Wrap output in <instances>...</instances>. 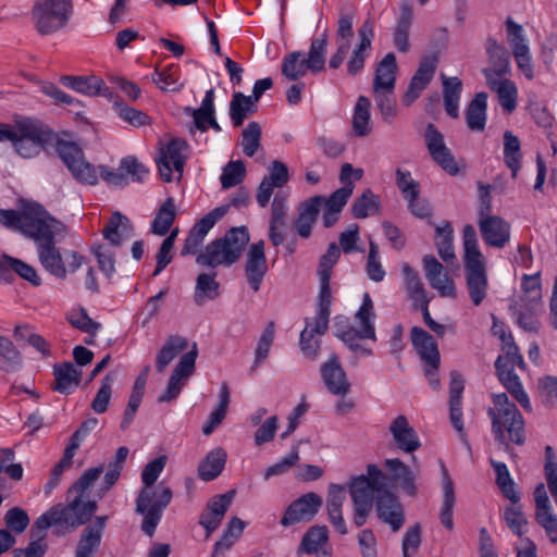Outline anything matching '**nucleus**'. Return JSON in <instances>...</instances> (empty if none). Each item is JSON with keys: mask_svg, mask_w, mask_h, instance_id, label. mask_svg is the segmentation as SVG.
<instances>
[{"mask_svg": "<svg viewBox=\"0 0 557 557\" xmlns=\"http://www.w3.org/2000/svg\"><path fill=\"white\" fill-rule=\"evenodd\" d=\"M249 239L246 226L232 227L223 237L208 244L205 251L197 255L196 262L210 268L230 267L239 260Z\"/></svg>", "mask_w": 557, "mask_h": 557, "instance_id": "0eeeda50", "label": "nucleus"}, {"mask_svg": "<svg viewBox=\"0 0 557 557\" xmlns=\"http://www.w3.org/2000/svg\"><path fill=\"white\" fill-rule=\"evenodd\" d=\"M370 107V100L366 96H360L357 99L352 115V129L358 137H364L371 132Z\"/></svg>", "mask_w": 557, "mask_h": 557, "instance_id": "864d4df0", "label": "nucleus"}, {"mask_svg": "<svg viewBox=\"0 0 557 557\" xmlns=\"http://www.w3.org/2000/svg\"><path fill=\"white\" fill-rule=\"evenodd\" d=\"M187 338L170 335L157 354L156 370L163 373L169 364L187 347Z\"/></svg>", "mask_w": 557, "mask_h": 557, "instance_id": "c9c22d12", "label": "nucleus"}, {"mask_svg": "<svg viewBox=\"0 0 557 557\" xmlns=\"http://www.w3.org/2000/svg\"><path fill=\"white\" fill-rule=\"evenodd\" d=\"M479 230L487 246L503 248L510 239V225L500 216L479 219Z\"/></svg>", "mask_w": 557, "mask_h": 557, "instance_id": "aec40b11", "label": "nucleus"}, {"mask_svg": "<svg viewBox=\"0 0 557 557\" xmlns=\"http://www.w3.org/2000/svg\"><path fill=\"white\" fill-rule=\"evenodd\" d=\"M175 202L172 197H169L159 208L157 215L151 224V232L159 236L166 235L175 220Z\"/></svg>", "mask_w": 557, "mask_h": 557, "instance_id": "a18cd8bd", "label": "nucleus"}, {"mask_svg": "<svg viewBox=\"0 0 557 557\" xmlns=\"http://www.w3.org/2000/svg\"><path fill=\"white\" fill-rule=\"evenodd\" d=\"M411 342L425 366L438 368L440 351L433 336L419 326L411 329Z\"/></svg>", "mask_w": 557, "mask_h": 557, "instance_id": "a878e982", "label": "nucleus"}, {"mask_svg": "<svg viewBox=\"0 0 557 557\" xmlns=\"http://www.w3.org/2000/svg\"><path fill=\"white\" fill-rule=\"evenodd\" d=\"M322 504L323 499L317 493L309 492L304 494L287 507L281 519V524L288 527L298 522L311 521L320 510Z\"/></svg>", "mask_w": 557, "mask_h": 557, "instance_id": "4468645a", "label": "nucleus"}, {"mask_svg": "<svg viewBox=\"0 0 557 557\" xmlns=\"http://www.w3.org/2000/svg\"><path fill=\"white\" fill-rule=\"evenodd\" d=\"M133 232L129 219L120 212H114L102 230V235L113 246H120L123 240L133 236Z\"/></svg>", "mask_w": 557, "mask_h": 557, "instance_id": "2f4dec72", "label": "nucleus"}, {"mask_svg": "<svg viewBox=\"0 0 557 557\" xmlns=\"http://www.w3.org/2000/svg\"><path fill=\"white\" fill-rule=\"evenodd\" d=\"M389 432L397 447L406 453H412L421 446L417 432L403 414L392 421Z\"/></svg>", "mask_w": 557, "mask_h": 557, "instance_id": "bb28decb", "label": "nucleus"}, {"mask_svg": "<svg viewBox=\"0 0 557 557\" xmlns=\"http://www.w3.org/2000/svg\"><path fill=\"white\" fill-rule=\"evenodd\" d=\"M384 467L395 483H397L408 495L416 496L417 486L414 481L419 475L418 470H411L406 463L397 458L386 459Z\"/></svg>", "mask_w": 557, "mask_h": 557, "instance_id": "c85d7f7f", "label": "nucleus"}, {"mask_svg": "<svg viewBox=\"0 0 557 557\" xmlns=\"http://www.w3.org/2000/svg\"><path fill=\"white\" fill-rule=\"evenodd\" d=\"M216 273H200L196 280L194 300L202 306L207 300H213L219 296L220 284L215 281Z\"/></svg>", "mask_w": 557, "mask_h": 557, "instance_id": "c03bdc74", "label": "nucleus"}, {"mask_svg": "<svg viewBox=\"0 0 557 557\" xmlns=\"http://www.w3.org/2000/svg\"><path fill=\"white\" fill-rule=\"evenodd\" d=\"M113 381L114 374L112 372L107 373L101 380V386L91 401V409L96 413H103L107 411L112 395Z\"/></svg>", "mask_w": 557, "mask_h": 557, "instance_id": "69168bd1", "label": "nucleus"}, {"mask_svg": "<svg viewBox=\"0 0 557 557\" xmlns=\"http://www.w3.org/2000/svg\"><path fill=\"white\" fill-rule=\"evenodd\" d=\"M491 463L496 473V484L503 495L513 504L519 503L520 495L515 487V482L510 476L507 466L504 462L494 460H491Z\"/></svg>", "mask_w": 557, "mask_h": 557, "instance_id": "6e6d98bb", "label": "nucleus"}, {"mask_svg": "<svg viewBox=\"0 0 557 557\" xmlns=\"http://www.w3.org/2000/svg\"><path fill=\"white\" fill-rule=\"evenodd\" d=\"M61 83L83 95L94 97L102 94L106 85L103 81L95 75L91 76H62Z\"/></svg>", "mask_w": 557, "mask_h": 557, "instance_id": "4c0bfd02", "label": "nucleus"}, {"mask_svg": "<svg viewBox=\"0 0 557 557\" xmlns=\"http://www.w3.org/2000/svg\"><path fill=\"white\" fill-rule=\"evenodd\" d=\"M359 44L352 50L347 63V73L351 76L360 73L364 67L367 51L371 48L372 38L374 36L373 22L368 18L358 29Z\"/></svg>", "mask_w": 557, "mask_h": 557, "instance_id": "412c9836", "label": "nucleus"}, {"mask_svg": "<svg viewBox=\"0 0 557 557\" xmlns=\"http://www.w3.org/2000/svg\"><path fill=\"white\" fill-rule=\"evenodd\" d=\"M374 98L383 121L391 124L397 115L394 91L377 90L374 91Z\"/></svg>", "mask_w": 557, "mask_h": 557, "instance_id": "0e129e2a", "label": "nucleus"}, {"mask_svg": "<svg viewBox=\"0 0 557 557\" xmlns=\"http://www.w3.org/2000/svg\"><path fill=\"white\" fill-rule=\"evenodd\" d=\"M496 374L504 385V387L510 393V395L522 406L525 411H531L532 406L528 394L524 392L519 376L513 372L511 368H507L504 363V358L498 356L495 361Z\"/></svg>", "mask_w": 557, "mask_h": 557, "instance_id": "4be33fe9", "label": "nucleus"}, {"mask_svg": "<svg viewBox=\"0 0 557 557\" xmlns=\"http://www.w3.org/2000/svg\"><path fill=\"white\" fill-rule=\"evenodd\" d=\"M103 472V467L90 468L76 480L67 491V504H57L34 522L30 542L25 548L15 549L13 557H42L47 550L44 542L46 531L54 528V533L64 535L90 520L97 510V500L89 498L90 488Z\"/></svg>", "mask_w": 557, "mask_h": 557, "instance_id": "f257e3e1", "label": "nucleus"}, {"mask_svg": "<svg viewBox=\"0 0 557 557\" xmlns=\"http://www.w3.org/2000/svg\"><path fill=\"white\" fill-rule=\"evenodd\" d=\"M535 520L545 530L552 543H557V517L552 506H544L535 509Z\"/></svg>", "mask_w": 557, "mask_h": 557, "instance_id": "774afa93", "label": "nucleus"}, {"mask_svg": "<svg viewBox=\"0 0 557 557\" xmlns=\"http://www.w3.org/2000/svg\"><path fill=\"white\" fill-rule=\"evenodd\" d=\"M83 371L72 362L53 366L54 383L52 389L64 395L72 394L81 384Z\"/></svg>", "mask_w": 557, "mask_h": 557, "instance_id": "b1692460", "label": "nucleus"}, {"mask_svg": "<svg viewBox=\"0 0 557 557\" xmlns=\"http://www.w3.org/2000/svg\"><path fill=\"white\" fill-rule=\"evenodd\" d=\"M401 272L404 275L405 288L414 305L419 306L423 304V301H428L429 299L426 298V292L418 272L408 263L403 264Z\"/></svg>", "mask_w": 557, "mask_h": 557, "instance_id": "603ef678", "label": "nucleus"}, {"mask_svg": "<svg viewBox=\"0 0 557 557\" xmlns=\"http://www.w3.org/2000/svg\"><path fill=\"white\" fill-rule=\"evenodd\" d=\"M438 59L435 54L424 55L419 63L418 70L412 76L409 86L403 97L405 106L412 104L432 81Z\"/></svg>", "mask_w": 557, "mask_h": 557, "instance_id": "f3484780", "label": "nucleus"}, {"mask_svg": "<svg viewBox=\"0 0 557 557\" xmlns=\"http://www.w3.org/2000/svg\"><path fill=\"white\" fill-rule=\"evenodd\" d=\"M442 484H443V505L441 508L440 519L442 524L448 529L453 530L454 521H453V508L455 505V493H454V484L448 474V471L444 465H442Z\"/></svg>", "mask_w": 557, "mask_h": 557, "instance_id": "79ce46f5", "label": "nucleus"}, {"mask_svg": "<svg viewBox=\"0 0 557 557\" xmlns=\"http://www.w3.org/2000/svg\"><path fill=\"white\" fill-rule=\"evenodd\" d=\"M264 240L260 239L250 245L245 263V274L253 292L260 289L261 283L268 272V261L264 253Z\"/></svg>", "mask_w": 557, "mask_h": 557, "instance_id": "a211bd4d", "label": "nucleus"}, {"mask_svg": "<svg viewBox=\"0 0 557 557\" xmlns=\"http://www.w3.org/2000/svg\"><path fill=\"white\" fill-rule=\"evenodd\" d=\"M73 11V0H36L32 21L40 35H51L67 25Z\"/></svg>", "mask_w": 557, "mask_h": 557, "instance_id": "6e6552de", "label": "nucleus"}, {"mask_svg": "<svg viewBox=\"0 0 557 557\" xmlns=\"http://www.w3.org/2000/svg\"><path fill=\"white\" fill-rule=\"evenodd\" d=\"M0 262L4 272L3 275H0V280L11 282L13 278L12 272H14L20 277L30 283L33 286H39L41 284V280L37 274L36 269L23 260L10 257L8 255H2L0 257Z\"/></svg>", "mask_w": 557, "mask_h": 557, "instance_id": "cd10ccee", "label": "nucleus"}, {"mask_svg": "<svg viewBox=\"0 0 557 557\" xmlns=\"http://www.w3.org/2000/svg\"><path fill=\"white\" fill-rule=\"evenodd\" d=\"M187 147L188 145L184 139L174 138L162 149L161 157L157 160V163L160 176L164 182L172 181V168L170 162L177 159H186L183 151L186 150Z\"/></svg>", "mask_w": 557, "mask_h": 557, "instance_id": "473e14b6", "label": "nucleus"}, {"mask_svg": "<svg viewBox=\"0 0 557 557\" xmlns=\"http://www.w3.org/2000/svg\"><path fill=\"white\" fill-rule=\"evenodd\" d=\"M425 144L432 159L447 173L456 175L459 168L450 150L444 143V136L434 124H428L425 128Z\"/></svg>", "mask_w": 557, "mask_h": 557, "instance_id": "2eb2a0df", "label": "nucleus"}, {"mask_svg": "<svg viewBox=\"0 0 557 557\" xmlns=\"http://www.w3.org/2000/svg\"><path fill=\"white\" fill-rule=\"evenodd\" d=\"M411 23L412 10L409 4L404 3L401 5L399 20L393 34L394 45L400 52H407L409 50V30Z\"/></svg>", "mask_w": 557, "mask_h": 557, "instance_id": "37998d69", "label": "nucleus"}, {"mask_svg": "<svg viewBox=\"0 0 557 557\" xmlns=\"http://www.w3.org/2000/svg\"><path fill=\"white\" fill-rule=\"evenodd\" d=\"M487 94L478 92L466 110V123L472 132H483L486 124Z\"/></svg>", "mask_w": 557, "mask_h": 557, "instance_id": "72a5a7b5", "label": "nucleus"}, {"mask_svg": "<svg viewBox=\"0 0 557 557\" xmlns=\"http://www.w3.org/2000/svg\"><path fill=\"white\" fill-rule=\"evenodd\" d=\"M523 295L518 302L527 304L528 306L542 305V288L540 282V274L534 275L524 274L521 283Z\"/></svg>", "mask_w": 557, "mask_h": 557, "instance_id": "13d9d810", "label": "nucleus"}, {"mask_svg": "<svg viewBox=\"0 0 557 557\" xmlns=\"http://www.w3.org/2000/svg\"><path fill=\"white\" fill-rule=\"evenodd\" d=\"M327 41L329 35L326 30L311 40L308 58L305 59L309 65V71L312 73H319L324 70Z\"/></svg>", "mask_w": 557, "mask_h": 557, "instance_id": "49530a36", "label": "nucleus"}, {"mask_svg": "<svg viewBox=\"0 0 557 557\" xmlns=\"http://www.w3.org/2000/svg\"><path fill=\"white\" fill-rule=\"evenodd\" d=\"M351 211L356 219H364L368 215L375 214L380 211L379 199L371 189H366L362 195L354 201Z\"/></svg>", "mask_w": 557, "mask_h": 557, "instance_id": "052dcab7", "label": "nucleus"}, {"mask_svg": "<svg viewBox=\"0 0 557 557\" xmlns=\"http://www.w3.org/2000/svg\"><path fill=\"white\" fill-rule=\"evenodd\" d=\"M281 70L282 75L288 81H297L306 75L307 71H309V65L306 63L302 52L294 51L284 57Z\"/></svg>", "mask_w": 557, "mask_h": 557, "instance_id": "4d7b16f0", "label": "nucleus"}, {"mask_svg": "<svg viewBox=\"0 0 557 557\" xmlns=\"http://www.w3.org/2000/svg\"><path fill=\"white\" fill-rule=\"evenodd\" d=\"M23 359L13 343L0 335V370L4 372H16L21 369Z\"/></svg>", "mask_w": 557, "mask_h": 557, "instance_id": "5fc2aeb1", "label": "nucleus"}, {"mask_svg": "<svg viewBox=\"0 0 557 557\" xmlns=\"http://www.w3.org/2000/svg\"><path fill=\"white\" fill-rule=\"evenodd\" d=\"M256 111L257 106L252 97H247L240 91L233 94L230 102V117L234 127L242 126L245 119Z\"/></svg>", "mask_w": 557, "mask_h": 557, "instance_id": "a19ab883", "label": "nucleus"}, {"mask_svg": "<svg viewBox=\"0 0 557 557\" xmlns=\"http://www.w3.org/2000/svg\"><path fill=\"white\" fill-rule=\"evenodd\" d=\"M495 408H488L487 414L492 420V432L495 441L506 450L509 449L510 442L522 445L525 441L524 421L517 406L509 401L506 393L493 395Z\"/></svg>", "mask_w": 557, "mask_h": 557, "instance_id": "423d86ee", "label": "nucleus"}, {"mask_svg": "<svg viewBox=\"0 0 557 557\" xmlns=\"http://www.w3.org/2000/svg\"><path fill=\"white\" fill-rule=\"evenodd\" d=\"M101 537L100 534L85 528L77 543L75 557H92L100 546Z\"/></svg>", "mask_w": 557, "mask_h": 557, "instance_id": "338daca9", "label": "nucleus"}, {"mask_svg": "<svg viewBox=\"0 0 557 557\" xmlns=\"http://www.w3.org/2000/svg\"><path fill=\"white\" fill-rule=\"evenodd\" d=\"M375 318L373 301L368 293L363 294L362 304L355 314V319L359 324V330L348 327L345 333H338L347 347L358 354L371 356L372 349L366 348L359 344V339L369 338L376 341L373 320Z\"/></svg>", "mask_w": 557, "mask_h": 557, "instance_id": "9d476101", "label": "nucleus"}, {"mask_svg": "<svg viewBox=\"0 0 557 557\" xmlns=\"http://www.w3.org/2000/svg\"><path fill=\"white\" fill-rule=\"evenodd\" d=\"M388 476L375 465H368L367 474L351 478L348 483L349 494L354 504V522L360 528L367 519L375 503V494L386 491Z\"/></svg>", "mask_w": 557, "mask_h": 557, "instance_id": "39448f33", "label": "nucleus"}, {"mask_svg": "<svg viewBox=\"0 0 557 557\" xmlns=\"http://www.w3.org/2000/svg\"><path fill=\"white\" fill-rule=\"evenodd\" d=\"M242 147L247 157H253L261 147V127L257 122H250L243 129Z\"/></svg>", "mask_w": 557, "mask_h": 557, "instance_id": "e2e57ef3", "label": "nucleus"}, {"mask_svg": "<svg viewBox=\"0 0 557 557\" xmlns=\"http://www.w3.org/2000/svg\"><path fill=\"white\" fill-rule=\"evenodd\" d=\"M465 388L462 375L457 371L450 372L449 383V411L453 426L461 433L463 431L461 399Z\"/></svg>", "mask_w": 557, "mask_h": 557, "instance_id": "c756f323", "label": "nucleus"}, {"mask_svg": "<svg viewBox=\"0 0 557 557\" xmlns=\"http://www.w3.org/2000/svg\"><path fill=\"white\" fill-rule=\"evenodd\" d=\"M322 203L323 197L314 196L299 207V214L294 225L300 237L308 238L311 235L312 226L317 221Z\"/></svg>", "mask_w": 557, "mask_h": 557, "instance_id": "7c9ffc66", "label": "nucleus"}, {"mask_svg": "<svg viewBox=\"0 0 557 557\" xmlns=\"http://www.w3.org/2000/svg\"><path fill=\"white\" fill-rule=\"evenodd\" d=\"M442 78L445 111L450 117L458 119L462 82L458 77H446L445 75H442Z\"/></svg>", "mask_w": 557, "mask_h": 557, "instance_id": "58836bf2", "label": "nucleus"}, {"mask_svg": "<svg viewBox=\"0 0 557 557\" xmlns=\"http://www.w3.org/2000/svg\"><path fill=\"white\" fill-rule=\"evenodd\" d=\"M275 327L274 322H269L263 330L256 349H255V360L250 368V373H253L257 368L268 358L270 348L274 341Z\"/></svg>", "mask_w": 557, "mask_h": 557, "instance_id": "bf43d9fd", "label": "nucleus"}, {"mask_svg": "<svg viewBox=\"0 0 557 557\" xmlns=\"http://www.w3.org/2000/svg\"><path fill=\"white\" fill-rule=\"evenodd\" d=\"M51 215L39 205H33L23 212L16 210H0V223L13 230L21 231L32 238Z\"/></svg>", "mask_w": 557, "mask_h": 557, "instance_id": "9b49d317", "label": "nucleus"}, {"mask_svg": "<svg viewBox=\"0 0 557 557\" xmlns=\"http://www.w3.org/2000/svg\"><path fill=\"white\" fill-rule=\"evenodd\" d=\"M504 519L508 528L518 536H522L528 532V520L522 512L521 506L513 504L507 506L504 511Z\"/></svg>", "mask_w": 557, "mask_h": 557, "instance_id": "680f3d73", "label": "nucleus"}, {"mask_svg": "<svg viewBox=\"0 0 557 557\" xmlns=\"http://www.w3.org/2000/svg\"><path fill=\"white\" fill-rule=\"evenodd\" d=\"M462 245L466 287L472 305L478 307L487 296V262L479 249L476 232L471 224L465 225L462 230Z\"/></svg>", "mask_w": 557, "mask_h": 557, "instance_id": "20e7f679", "label": "nucleus"}, {"mask_svg": "<svg viewBox=\"0 0 557 557\" xmlns=\"http://www.w3.org/2000/svg\"><path fill=\"white\" fill-rule=\"evenodd\" d=\"M329 531L325 525H313L304 534L298 554H318L319 549L327 542Z\"/></svg>", "mask_w": 557, "mask_h": 557, "instance_id": "8fccbe9b", "label": "nucleus"}, {"mask_svg": "<svg viewBox=\"0 0 557 557\" xmlns=\"http://www.w3.org/2000/svg\"><path fill=\"white\" fill-rule=\"evenodd\" d=\"M57 151L78 182L89 185L97 184L98 175L96 168L85 160L83 150L76 144L59 141Z\"/></svg>", "mask_w": 557, "mask_h": 557, "instance_id": "f8f14e48", "label": "nucleus"}, {"mask_svg": "<svg viewBox=\"0 0 557 557\" xmlns=\"http://www.w3.org/2000/svg\"><path fill=\"white\" fill-rule=\"evenodd\" d=\"M226 462V453L223 448L218 447L206 456L199 463L198 475L203 481L215 479L224 469Z\"/></svg>", "mask_w": 557, "mask_h": 557, "instance_id": "ea45409f", "label": "nucleus"}, {"mask_svg": "<svg viewBox=\"0 0 557 557\" xmlns=\"http://www.w3.org/2000/svg\"><path fill=\"white\" fill-rule=\"evenodd\" d=\"M435 233V246L438 256L447 264H453L456 261V255L453 246L454 231L450 223H446L444 226H437Z\"/></svg>", "mask_w": 557, "mask_h": 557, "instance_id": "3c124183", "label": "nucleus"}, {"mask_svg": "<svg viewBox=\"0 0 557 557\" xmlns=\"http://www.w3.org/2000/svg\"><path fill=\"white\" fill-rule=\"evenodd\" d=\"M235 494L236 492L231 490L209 499L206 509L199 517V524L206 530L207 539L220 527Z\"/></svg>", "mask_w": 557, "mask_h": 557, "instance_id": "dca6fc26", "label": "nucleus"}, {"mask_svg": "<svg viewBox=\"0 0 557 557\" xmlns=\"http://www.w3.org/2000/svg\"><path fill=\"white\" fill-rule=\"evenodd\" d=\"M164 466L165 457H158L148 462L141 472L144 487L136 498L135 511L144 517L141 531L149 537L153 536L163 511L173 497L172 490L163 483L154 486Z\"/></svg>", "mask_w": 557, "mask_h": 557, "instance_id": "f03ea898", "label": "nucleus"}, {"mask_svg": "<svg viewBox=\"0 0 557 557\" xmlns=\"http://www.w3.org/2000/svg\"><path fill=\"white\" fill-rule=\"evenodd\" d=\"M510 311L516 317L518 325L525 332L537 333L540 330V321L537 319L541 312L542 305L528 306L522 302H515L510 305Z\"/></svg>", "mask_w": 557, "mask_h": 557, "instance_id": "e433bc0d", "label": "nucleus"}, {"mask_svg": "<svg viewBox=\"0 0 557 557\" xmlns=\"http://www.w3.org/2000/svg\"><path fill=\"white\" fill-rule=\"evenodd\" d=\"M397 73L396 57L394 53H387L383 60L377 64L373 91L389 90L394 91Z\"/></svg>", "mask_w": 557, "mask_h": 557, "instance_id": "f704fd0d", "label": "nucleus"}, {"mask_svg": "<svg viewBox=\"0 0 557 557\" xmlns=\"http://www.w3.org/2000/svg\"><path fill=\"white\" fill-rule=\"evenodd\" d=\"M10 140L16 152L23 158L37 156L47 140V134L32 121L17 123L15 128L0 125V141Z\"/></svg>", "mask_w": 557, "mask_h": 557, "instance_id": "1a4fd4ad", "label": "nucleus"}, {"mask_svg": "<svg viewBox=\"0 0 557 557\" xmlns=\"http://www.w3.org/2000/svg\"><path fill=\"white\" fill-rule=\"evenodd\" d=\"M375 510L379 519L388 524L392 531L397 532L405 522V511L398 497L388 491L376 495Z\"/></svg>", "mask_w": 557, "mask_h": 557, "instance_id": "6ab92c4d", "label": "nucleus"}, {"mask_svg": "<svg viewBox=\"0 0 557 557\" xmlns=\"http://www.w3.org/2000/svg\"><path fill=\"white\" fill-rule=\"evenodd\" d=\"M321 374L330 393L338 396H345L349 393L350 383L336 355H333L329 361L322 364Z\"/></svg>", "mask_w": 557, "mask_h": 557, "instance_id": "5701e85b", "label": "nucleus"}, {"mask_svg": "<svg viewBox=\"0 0 557 557\" xmlns=\"http://www.w3.org/2000/svg\"><path fill=\"white\" fill-rule=\"evenodd\" d=\"M65 234V225L51 215L40 231L32 237L37 248L40 264L50 275L59 280H64L67 272H76L84 262V257L79 252L75 250L66 251L65 256L69 259L66 268L63 256L54 242L55 237Z\"/></svg>", "mask_w": 557, "mask_h": 557, "instance_id": "7ed1b4c3", "label": "nucleus"}, {"mask_svg": "<svg viewBox=\"0 0 557 557\" xmlns=\"http://www.w3.org/2000/svg\"><path fill=\"white\" fill-rule=\"evenodd\" d=\"M346 499L345 487L335 483H331L327 488V497H326V511L329 521L333 524L336 531L345 535L348 533V529L346 527L342 507Z\"/></svg>", "mask_w": 557, "mask_h": 557, "instance_id": "393cba45", "label": "nucleus"}, {"mask_svg": "<svg viewBox=\"0 0 557 557\" xmlns=\"http://www.w3.org/2000/svg\"><path fill=\"white\" fill-rule=\"evenodd\" d=\"M214 90L209 89L206 91L201 106L198 109L186 108L185 112L190 114L194 119V125L200 132H207L208 121L215 113L214 110Z\"/></svg>", "mask_w": 557, "mask_h": 557, "instance_id": "09e8293b", "label": "nucleus"}, {"mask_svg": "<svg viewBox=\"0 0 557 557\" xmlns=\"http://www.w3.org/2000/svg\"><path fill=\"white\" fill-rule=\"evenodd\" d=\"M197 356L198 347L194 343L191 349L181 357L178 363L173 369L165 392L158 398L159 403L172 401L180 395L185 381L195 372Z\"/></svg>", "mask_w": 557, "mask_h": 557, "instance_id": "ddd939ff", "label": "nucleus"}, {"mask_svg": "<svg viewBox=\"0 0 557 557\" xmlns=\"http://www.w3.org/2000/svg\"><path fill=\"white\" fill-rule=\"evenodd\" d=\"M521 144L519 138L510 131L504 133V161L511 171V176L516 177L521 166Z\"/></svg>", "mask_w": 557, "mask_h": 557, "instance_id": "de8ad7c7", "label": "nucleus"}]
</instances>
